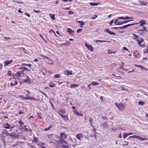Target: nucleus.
I'll return each instance as SVG.
<instances>
[{
  "label": "nucleus",
  "mask_w": 148,
  "mask_h": 148,
  "mask_svg": "<svg viewBox=\"0 0 148 148\" xmlns=\"http://www.w3.org/2000/svg\"><path fill=\"white\" fill-rule=\"evenodd\" d=\"M15 127V125H10L8 123H4L3 125V128L6 129H9V136L12 138H16L18 137L21 134L17 130L13 129Z\"/></svg>",
  "instance_id": "nucleus-1"
},
{
  "label": "nucleus",
  "mask_w": 148,
  "mask_h": 148,
  "mask_svg": "<svg viewBox=\"0 0 148 148\" xmlns=\"http://www.w3.org/2000/svg\"><path fill=\"white\" fill-rule=\"evenodd\" d=\"M60 135L61 138V139L60 140V143L62 144L65 143L66 145H68V143L64 140V139L67 138V136L63 133H61Z\"/></svg>",
  "instance_id": "nucleus-2"
},
{
  "label": "nucleus",
  "mask_w": 148,
  "mask_h": 148,
  "mask_svg": "<svg viewBox=\"0 0 148 148\" xmlns=\"http://www.w3.org/2000/svg\"><path fill=\"white\" fill-rule=\"evenodd\" d=\"M114 104L120 111H123L125 108V106L121 103H116Z\"/></svg>",
  "instance_id": "nucleus-3"
},
{
  "label": "nucleus",
  "mask_w": 148,
  "mask_h": 148,
  "mask_svg": "<svg viewBox=\"0 0 148 148\" xmlns=\"http://www.w3.org/2000/svg\"><path fill=\"white\" fill-rule=\"evenodd\" d=\"M144 29H143V30H137L140 35H145L147 32L148 31L147 30V28L146 27H144Z\"/></svg>",
  "instance_id": "nucleus-4"
},
{
  "label": "nucleus",
  "mask_w": 148,
  "mask_h": 148,
  "mask_svg": "<svg viewBox=\"0 0 148 148\" xmlns=\"http://www.w3.org/2000/svg\"><path fill=\"white\" fill-rule=\"evenodd\" d=\"M139 23H134V24H128V25H124L123 27H118V28H119V29H124L128 27H129V26H132V25H134L139 24Z\"/></svg>",
  "instance_id": "nucleus-5"
},
{
  "label": "nucleus",
  "mask_w": 148,
  "mask_h": 148,
  "mask_svg": "<svg viewBox=\"0 0 148 148\" xmlns=\"http://www.w3.org/2000/svg\"><path fill=\"white\" fill-rule=\"evenodd\" d=\"M26 76L27 77L26 79H24L23 81V82L25 83H28L29 84H31L32 83V81L30 78L27 75H26Z\"/></svg>",
  "instance_id": "nucleus-6"
},
{
  "label": "nucleus",
  "mask_w": 148,
  "mask_h": 148,
  "mask_svg": "<svg viewBox=\"0 0 148 148\" xmlns=\"http://www.w3.org/2000/svg\"><path fill=\"white\" fill-rule=\"evenodd\" d=\"M57 112L60 116L64 121H66L69 120V118L68 116L63 115L58 112Z\"/></svg>",
  "instance_id": "nucleus-7"
},
{
  "label": "nucleus",
  "mask_w": 148,
  "mask_h": 148,
  "mask_svg": "<svg viewBox=\"0 0 148 148\" xmlns=\"http://www.w3.org/2000/svg\"><path fill=\"white\" fill-rule=\"evenodd\" d=\"M1 135L3 138H5L7 136H9V134L7 131L6 130L5 132H1Z\"/></svg>",
  "instance_id": "nucleus-8"
},
{
  "label": "nucleus",
  "mask_w": 148,
  "mask_h": 148,
  "mask_svg": "<svg viewBox=\"0 0 148 148\" xmlns=\"http://www.w3.org/2000/svg\"><path fill=\"white\" fill-rule=\"evenodd\" d=\"M85 45L86 48L91 51H93V47L91 45H89L86 43L85 44Z\"/></svg>",
  "instance_id": "nucleus-9"
},
{
  "label": "nucleus",
  "mask_w": 148,
  "mask_h": 148,
  "mask_svg": "<svg viewBox=\"0 0 148 148\" xmlns=\"http://www.w3.org/2000/svg\"><path fill=\"white\" fill-rule=\"evenodd\" d=\"M21 75V73L19 71H17L15 74L13 75V78H14L15 79H16L18 77H20Z\"/></svg>",
  "instance_id": "nucleus-10"
},
{
  "label": "nucleus",
  "mask_w": 148,
  "mask_h": 148,
  "mask_svg": "<svg viewBox=\"0 0 148 148\" xmlns=\"http://www.w3.org/2000/svg\"><path fill=\"white\" fill-rule=\"evenodd\" d=\"M133 56L135 58H138L139 57V53L138 51L136 50L133 53Z\"/></svg>",
  "instance_id": "nucleus-11"
},
{
  "label": "nucleus",
  "mask_w": 148,
  "mask_h": 148,
  "mask_svg": "<svg viewBox=\"0 0 148 148\" xmlns=\"http://www.w3.org/2000/svg\"><path fill=\"white\" fill-rule=\"evenodd\" d=\"M12 62H13V60H7L4 61L3 62V63L4 64V66L6 67L8 65L10 64Z\"/></svg>",
  "instance_id": "nucleus-12"
},
{
  "label": "nucleus",
  "mask_w": 148,
  "mask_h": 148,
  "mask_svg": "<svg viewBox=\"0 0 148 148\" xmlns=\"http://www.w3.org/2000/svg\"><path fill=\"white\" fill-rule=\"evenodd\" d=\"M132 35L134 37L133 39L136 40L137 41H138V40L140 39V38H143L139 37L138 36L135 34H133Z\"/></svg>",
  "instance_id": "nucleus-13"
},
{
  "label": "nucleus",
  "mask_w": 148,
  "mask_h": 148,
  "mask_svg": "<svg viewBox=\"0 0 148 148\" xmlns=\"http://www.w3.org/2000/svg\"><path fill=\"white\" fill-rule=\"evenodd\" d=\"M133 133H124L123 134V138L125 139L128 136L130 135H133Z\"/></svg>",
  "instance_id": "nucleus-14"
},
{
  "label": "nucleus",
  "mask_w": 148,
  "mask_h": 148,
  "mask_svg": "<svg viewBox=\"0 0 148 148\" xmlns=\"http://www.w3.org/2000/svg\"><path fill=\"white\" fill-rule=\"evenodd\" d=\"M45 143H38L37 145L39 146L38 148H46V147L43 145H45Z\"/></svg>",
  "instance_id": "nucleus-15"
},
{
  "label": "nucleus",
  "mask_w": 148,
  "mask_h": 148,
  "mask_svg": "<svg viewBox=\"0 0 148 148\" xmlns=\"http://www.w3.org/2000/svg\"><path fill=\"white\" fill-rule=\"evenodd\" d=\"M83 137V135L82 134H78L76 135V137L78 140H80Z\"/></svg>",
  "instance_id": "nucleus-16"
},
{
  "label": "nucleus",
  "mask_w": 148,
  "mask_h": 148,
  "mask_svg": "<svg viewBox=\"0 0 148 148\" xmlns=\"http://www.w3.org/2000/svg\"><path fill=\"white\" fill-rule=\"evenodd\" d=\"M139 23H140V25L139 26V27L141 26H143V25L146 24L145 21L143 20H142L139 21Z\"/></svg>",
  "instance_id": "nucleus-17"
},
{
  "label": "nucleus",
  "mask_w": 148,
  "mask_h": 148,
  "mask_svg": "<svg viewBox=\"0 0 148 148\" xmlns=\"http://www.w3.org/2000/svg\"><path fill=\"white\" fill-rule=\"evenodd\" d=\"M64 74L66 75H72V72L71 71H70L69 70H67L64 71Z\"/></svg>",
  "instance_id": "nucleus-18"
},
{
  "label": "nucleus",
  "mask_w": 148,
  "mask_h": 148,
  "mask_svg": "<svg viewBox=\"0 0 148 148\" xmlns=\"http://www.w3.org/2000/svg\"><path fill=\"white\" fill-rule=\"evenodd\" d=\"M73 113H75L77 116H83V114L80 113L78 112L76 110H75L74 111H73Z\"/></svg>",
  "instance_id": "nucleus-19"
},
{
  "label": "nucleus",
  "mask_w": 148,
  "mask_h": 148,
  "mask_svg": "<svg viewBox=\"0 0 148 148\" xmlns=\"http://www.w3.org/2000/svg\"><path fill=\"white\" fill-rule=\"evenodd\" d=\"M139 3L140 5H146L148 3L147 2H145L142 1H139Z\"/></svg>",
  "instance_id": "nucleus-20"
},
{
  "label": "nucleus",
  "mask_w": 148,
  "mask_h": 148,
  "mask_svg": "<svg viewBox=\"0 0 148 148\" xmlns=\"http://www.w3.org/2000/svg\"><path fill=\"white\" fill-rule=\"evenodd\" d=\"M135 66L137 67L140 68L142 70H144L146 71L148 70V69L147 68L144 67V66L142 65H136Z\"/></svg>",
  "instance_id": "nucleus-21"
},
{
  "label": "nucleus",
  "mask_w": 148,
  "mask_h": 148,
  "mask_svg": "<svg viewBox=\"0 0 148 148\" xmlns=\"http://www.w3.org/2000/svg\"><path fill=\"white\" fill-rule=\"evenodd\" d=\"M144 39L143 38H140V39L138 40L137 42L139 46L141 47V43L143 42Z\"/></svg>",
  "instance_id": "nucleus-22"
},
{
  "label": "nucleus",
  "mask_w": 148,
  "mask_h": 148,
  "mask_svg": "<svg viewBox=\"0 0 148 148\" xmlns=\"http://www.w3.org/2000/svg\"><path fill=\"white\" fill-rule=\"evenodd\" d=\"M18 84V82L16 80H15L12 82L10 83V86H11L15 85H17Z\"/></svg>",
  "instance_id": "nucleus-23"
},
{
  "label": "nucleus",
  "mask_w": 148,
  "mask_h": 148,
  "mask_svg": "<svg viewBox=\"0 0 148 148\" xmlns=\"http://www.w3.org/2000/svg\"><path fill=\"white\" fill-rule=\"evenodd\" d=\"M106 32L107 33H109L111 35H115L116 34L115 33H114L113 32L110 31V30H109V29H106Z\"/></svg>",
  "instance_id": "nucleus-24"
},
{
  "label": "nucleus",
  "mask_w": 148,
  "mask_h": 148,
  "mask_svg": "<svg viewBox=\"0 0 148 148\" xmlns=\"http://www.w3.org/2000/svg\"><path fill=\"white\" fill-rule=\"evenodd\" d=\"M58 112H59L60 114L61 113L64 114L66 113V110L65 109H60L59 110V111H58Z\"/></svg>",
  "instance_id": "nucleus-25"
},
{
  "label": "nucleus",
  "mask_w": 148,
  "mask_h": 148,
  "mask_svg": "<svg viewBox=\"0 0 148 148\" xmlns=\"http://www.w3.org/2000/svg\"><path fill=\"white\" fill-rule=\"evenodd\" d=\"M99 4H100V3H95V2H91L90 3V5L92 6H94L95 5H97Z\"/></svg>",
  "instance_id": "nucleus-26"
},
{
  "label": "nucleus",
  "mask_w": 148,
  "mask_h": 148,
  "mask_svg": "<svg viewBox=\"0 0 148 148\" xmlns=\"http://www.w3.org/2000/svg\"><path fill=\"white\" fill-rule=\"evenodd\" d=\"M49 86L51 88H53L56 87V85L55 84H53L52 82H49Z\"/></svg>",
  "instance_id": "nucleus-27"
},
{
  "label": "nucleus",
  "mask_w": 148,
  "mask_h": 148,
  "mask_svg": "<svg viewBox=\"0 0 148 148\" xmlns=\"http://www.w3.org/2000/svg\"><path fill=\"white\" fill-rule=\"evenodd\" d=\"M53 126L52 125H50L47 128H45L43 130L45 131H47L49 130L51 128H52Z\"/></svg>",
  "instance_id": "nucleus-28"
},
{
  "label": "nucleus",
  "mask_w": 148,
  "mask_h": 148,
  "mask_svg": "<svg viewBox=\"0 0 148 148\" xmlns=\"http://www.w3.org/2000/svg\"><path fill=\"white\" fill-rule=\"evenodd\" d=\"M79 85L77 84H72L71 85V88H74L77 87L79 86Z\"/></svg>",
  "instance_id": "nucleus-29"
},
{
  "label": "nucleus",
  "mask_w": 148,
  "mask_h": 148,
  "mask_svg": "<svg viewBox=\"0 0 148 148\" xmlns=\"http://www.w3.org/2000/svg\"><path fill=\"white\" fill-rule=\"evenodd\" d=\"M67 32L70 34H73V33L74 32L73 31L71 30L69 28L68 29Z\"/></svg>",
  "instance_id": "nucleus-30"
},
{
  "label": "nucleus",
  "mask_w": 148,
  "mask_h": 148,
  "mask_svg": "<svg viewBox=\"0 0 148 148\" xmlns=\"http://www.w3.org/2000/svg\"><path fill=\"white\" fill-rule=\"evenodd\" d=\"M99 84L98 83L94 81L90 83V85L93 86H97Z\"/></svg>",
  "instance_id": "nucleus-31"
},
{
  "label": "nucleus",
  "mask_w": 148,
  "mask_h": 148,
  "mask_svg": "<svg viewBox=\"0 0 148 148\" xmlns=\"http://www.w3.org/2000/svg\"><path fill=\"white\" fill-rule=\"evenodd\" d=\"M122 50V51H123L124 52H125V51H128L129 52H130V51L128 50L127 48L125 47H123V48Z\"/></svg>",
  "instance_id": "nucleus-32"
},
{
  "label": "nucleus",
  "mask_w": 148,
  "mask_h": 148,
  "mask_svg": "<svg viewBox=\"0 0 148 148\" xmlns=\"http://www.w3.org/2000/svg\"><path fill=\"white\" fill-rule=\"evenodd\" d=\"M138 136L137 135H133L129 137V138H138Z\"/></svg>",
  "instance_id": "nucleus-33"
},
{
  "label": "nucleus",
  "mask_w": 148,
  "mask_h": 148,
  "mask_svg": "<svg viewBox=\"0 0 148 148\" xmlns=\"http://www.w3.org/2000/svg\"><path fill=\"white\" fill-rule=\"evenodd\" d=\"M138 139H139L141 141H145L147 140V139L146 138H143L140 136H138Z\"/></svg>",
  "instance_id": "nucleus-34"
},
{
  "label": "nucleus",
  "mask_w": 148,
  "mask_h": 148,
  "mask_svg": "<svg viewBox=\"0 0 148 148\" xmlns=\"http://www.w3.org/2000/svg\"><path fill=\"white\" fill-rule=\"evenodd\" d=\"M55 14H49V15L50 16L51 19L52 20H54L55 19Z\"/></svg>",
  "instance_id": "nucleus-35"
},
{
  "label": "nucleus",
  "mask_w": 148,
  "mask_h": 148,
  "mask_svg": "<svg viewBox=\"0 0 148 148\" xmlns=\"http://www.w3.org/2000/svg\"><path fill=\"white\" fill-rule=\"evenodd\" d=\"M38 139L36 137H34L33 141H32L33 143V142H34L36 143L38 142Z\"/></svg>",
  "instance_id": "nucleus-36"
},
{
  "label": "nucleus",
  "mask_w": 148,
  "mask_h": 148,
  "mask_svg": "<svg viewBox=\"0 0 148 148\" xmlns=\"http://www.w3.org/2000/svg\"><path fill=\"white\" fill-rule=\"evenodd\" d=\"M7 75L9 76H10L12 75V71H8L7 73Z\"/></svg>",
  "instance_id": "nucleus-37"
},
{
  "label": "nucleus",
  "mask_w": 148,
  "mask_h": 148,
  "mask_svg": "<svg viewBox=\"0 0 148 148\" xmlns=\"http://www.w3.org/2000/svg\"><path fill=\"white\" fill-rule=\"evenodd\" d=\"M62 147L63 148H69V144L67 145H63V144H62Z\"/></svg>",
  "instance_id": "nucleus-38"
},
{
  "label": "nucleus",
  "mask_w": 148,
  "mask_h": 148,
  "mask_svg": "<svg viewBox=\"0 0 148 148\" xmlns=\"http://www.w3.org/2000/svg\"><path fill=\"white\" fill-rule=\"evenodd\" d=\"M77 22L78 23H80V25L82 26V25H84L85 24L84 22L82 21H77Z\"/></svg>",
  "instance_id": "nucleus-39"
},
{
  "label": "nucleus",
  "mask_w": 148,
  "mask_h": 148,
  "mask_svg": "<svg viewBox=\"0 0 148 148\" xmlns=\"http://www.w3.org/2000/svg\"><path fill=\"white\" fill-rule=\"evenodd\" d=\"M18 123L21 126H22L24 124V123H23V122L22 121H19Z\"/></svg>",
  "instance_id": "nucleus-40"
},
{
  "label": "nucleus",
  "mask_w": 148,
  "mask_h": 148,
  "mask_svg": "<svg viewBox=\"0 0 148 148\" xmlns=\"http://www.w3.org/2000/svg\"><path fill=\"white\" fill-rule=\"evenodd\" d=\"M89 121H90V123L91 124V125H92V122H93V119L92 118H90L89 119Z\"/></svg>",
  "instance_id": "nucleus-41"
},
{
  "label": "nucleus",
  "mask_w": 148,
  "mask_h": 148,
  "mask_svg": "<svg viewBox=\"0 0 148 148\" xmlns=\"http://www.w3.org/2000/svg\"><path fill=\"white\" fill-rule=\"evenodd\" d=\"M103 127L105 128V127L107 126V123L106 122H104L103 124Z\"/></svg>",
  "instance_id": "nucleus-42"
},
{
  "label": "nucleus",
  "mask_w": 148,
  "mask_h": 148,
  "mask_svg": "<svg viewBox=\"0 0 148 148\" xmlns=\"http://www.w3.org/2000/svg\"><path fill=\"white\" fill-rule=\"evenodd\" d=\"M30 99L34 100H36V101L38 100V99L35 98V97H30Z\"/></svg>",
  "instance_id": "nucleus-43"
},
{
  "label": "nucleus",
  "mask_w": 148,
  "mask_h": 148,
  "mask_svg": "<svg viewBox=\"0 0 148 148\" xmlns=\"http://www.w3.org/2000/svg\"><path fill=\"white\" fill-rule=\"evenodd\" d=\"M26 126H27L26 125H24V127H23V129L24 130V131L27 132V131H28L29 130L28 128H27L25 127H26Z\"/></svg>",
  "instance_id": "nucleus-44"
},
{
  "label": "nucleus",
  "mask_w": 148,
  "mask_h": 148,
  "mask_svg": "<svg viewBox=\"0 0 148 148\" xmlns=\"http://www.w3.org/2000/svg\"><path fill=\"white\" fill-rule=\"evenodd\" d=\"M23 66H27L29 67L31 66V64H26L25 63H23L22 64Z\"/></svg>",
  "instance_id": "nucleus-45"
},
{
  "label": "nucleus",
  "mask_w": 148,
  "mask_h": 148,
  "mask_svg": "<svg viewBox=\"0 0 148 148\" xmlns=\"http://www.w3.org/2000/svg\"><path fill=\"white\" fill-rule=\"evenodd\" d=\"M145 102H144L143 101H139L138 102V104L140 105H143L145 103Z\"/></svg>",
  "instance_id": "nucleus-46"
},
{
  "label": "nucleus",
  "mask_w": 148,
  "mask_h": 148,
  "mask_svg": "<svg viewBox=\"0 0 148 148\" xmlns=\"http://www.w3.org/2000/svg\"><path fill=\"white\" fill-rule=\"evenodd\" d=\"M60 77V75L59 74H57L54 75V78H59Z\"/></svg>",
  "instance_id": "nucleus-47"
},
{
  "label": "nucleus",
  "mask_w": 148,
  "mask_h": 148,
  "mask_svg": "<svg viewBox=\"0 0 148 148\" xmlns=\"http://www.w3.org/2000/svg\"><path fill=\"white\" fill-rule=\"evenodd\" d=\"M144 54H146L148 53V47H147V49H146L144 51Z\"/></svg>",
  "instance_id": "nucleus-48"
},
{
  "label": "nucleus",
  "mask_w": 148,
  "mask_h": 148,
  "mask_svg": "<svg viewBox=\"0 0 148 148\" xmlns=\"http://www.w3.org/2000/svg\"><path fill=\"white\" fill-rule=\"evenodd\" d=\"M124 18H125V20L127 19H133V18L132 17H129L128 16H126L125 17H124Z\"/></svg>",
  "instance_id": "nucleus-49"
},
{
  "label": "nucleus",
  "mask_w": 148,
  "mask_h": 148,
  "mask_svg": "<svg viewBox=\"0 0 148 148\" xmlns=\"http://www.w3.org/2000/svg\"><path fill=\"white\" fill-rule=\"evenodd\" d=\"M97 41H99V42H109V41L106 40H97Z\"/></svg>",
  "instance_id": "nucleus-50"
},
{
  "label": "nucleus",
  "mask_w": 148,
  "mask_h": 148,
  "mask_svg": "<svg viewBox=\"0 0 148 148\" xmlns=\"http://www.w3.org/2000/svg\"><path fill=\"white\" fill-rule=\"evenodd\" d=\"M141 27H142V28H141V27H140V28L138 29L137 30H141V31H142V30H143V29L144 28V27H145V26H141Z\"/></svg>",
  "instance_id": "nucleus-51"
},
{
  "label": "nucleus",
  "mask_w": 148,
  "mask_h": 148,
  "mask_svg": "<svg viewBox=\"0 0 148 148\" xmlns=\"http://www.w3.org/2000/svg\"><path fill=\"white\" fill-rule=\"evenodd\" d=\"M82 29H77V33H79L81 32L82 31Z\"/></svg>",
  "instance_id": "nucleus-52"
},
{
  "label": "nucleus",
  "mask_w": 148,
  "mask_h": 148,
  "mask_svg": "<svg viewBox=\"0 0 148 148\" xmlns=\"http://www.w3.org/2000/svg\"><path fill=\"white\" fill-rule=\"evenodd\" d=\"M118 19H116L114 22V24H116L118 23H119L120 22V21L118 22Z\"/></svg>",
  "instance_id": "nucleus-53"
},
{
  "label": "nucleus",
  "mask_w": 148,
  "mask_h": 148,
  "mask_svg": "<svg viewBox=\"0 0 148 148\" xmlns=\"http://www.w3.org/2000/svg\"><path fill=\"white\" fill-rule=\"evenodd\" d=\"M30 97H24L23 98V99H25V100H28L30 99Z\"/></svg>",
  "instance_id": "nucleus-54"
},
{
  "label": "nucleus",
  "mask_w": 148,
  "mask_h": 148,
  "mask_svg": "<svg viewBox=\"0 0 148 148\" xmlns=\"http://www.w3.org/2000/svg\"><path fill=\"white\" fill-rule=\"evenodd\" d=\"M74 14V12L72 11H69V15H72Z\"/></svg>",
  "instance_id": "nucleus-55"
},
{
  "label": "nucleus",
  "mask_w": 148,
  "mask_h": 148,
  "mask_svg": "<svg viewBox=\"0 0 148 148\" xmlns=\"http://www.w3.org/2000/svg\"><path fill=\"white\" fill-rule=\"evenodd\" d=\"M40 56L44 58H46V59H49L48 58V57L46 56H43V55H40Z\"/></svg>",
  "instance_id": "nucleus-56"
},
{
  "label": "nucleus",
  "mask_w": 148,
  "mask_h": 148,
  "mask_svg": "<svg viewBox=\"0 0 148 148\" xmlns=\"http://www.w3.org/2000/svg\"><path fill=\"white\" fill-rule=\"evenodd\" d=\"M97 16L96 15H94L92 18L91 19H95L97 17Z\"/></svg>",
  "instance_id": "nucleus-57"
},
{
  "label": "nucleus",
  "mask_w": 148,
  "mask_h": 148,
  "mask_svg": "<svg viewBox=\"0 0 148 148\" xmlns=\"http://www.w3.org/2000/svg\"><path fill=\"white\" fill-rule=\"evenodd\" d=\"M20 69H23L24 70H25L27 71H30V70L27 69L25 67H22L21 68H20Z\"/></svg>",
  "instance_id": "nucleus-58"
},
{
  "label": "nucleus",
  "mask_w": 148,
  "mask_h": 148,
  "mask_svg": "<svg viewBox=\"0 0 148 148\" xmlns=\"http://www.w3.org/2000/svg\"><path fill=\"white\" fill-rule=\"evenodd\" d=\"M24 14H25V15H26L27 16H28L29 17H30V15L29 14L27 13H24Z\"/></svg>",
  "instance_id": "nucleus-59"
},
{
  "label": "nucleus",
  "mask_w": 148,
  "mask_h": 148,
  "mask_svg": "<svg viewBox=\"0 0 148 148\" xmlns=\"http://www.w3.org/2000/svg\"><path fill=\"white\" fill-rule=\"evenodd\" d=\"M18 48H21V49H23L24 51V52L25 53H27L25 51V49L24 48H23V47H18Z\"/></svg>",
  "instance_id": "nucleus-60"
},
{
  "label": "nucleus",
  "mask_w": 148,
  "mask_h": 148,
  "mask_svg": "<svg viewBox=\"0 0 148 148\" xmlns=\"http://www.w3.org/2000/svg\"><path fill=\"white\" fill-rule=\"evenodd\" d=\"M127 23V21H123V22H121V23L119 24L122 25V24H124V23Z\"/></svg>",
  "instance_id": "nucleus-61"
},
{
  "label": "nucleus",
  "mask_w": 148,
  "mask_h": 148,
  "mask_svg": "<svg viewBox=\"0 0 148 148\" xmlns=\"http://www.w3.org/2000/svg\"><path fill=\"white\" fill-rule=\"evenodd\" d=\"M114 21V20H112L111 22L109 23L110 26L112 25V24L113 23V21Z\"/></svg>",
  "instance_id": "nucleus-62"
},
{
  "label": "nucleus",
  "mask_w": 148,
  "mask_h": 148,
  "mask_svg": "<svg viewBox=\"0 0 148 148\" xmlns=\"http://www.w3.org/2000/svg\"><path fill=\"white\" fill-rule=\"evenodd\" d=\"M118 19H123V20H125L124 17H119L118 18Z\"/></svg>",
  "instance_id": "nucleus-63"
},
{
  "label": "nucleus",
  "mask_w": 148,
  "mask_h": 148,
  "mask_svg": "<svg viewBox=\"0 0 148 148\" xmlns=\"http://www.w3.org/2000/svg\"><path fill=\"white\" fill-rule=\"evenodd\" d=\"M19 72L21 73V74H24V71L23 70H22L21 71H19Z\"/></svg>",
  "instance_id": "nucleus-64"
}]
</instances>
